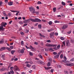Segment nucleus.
<instances>
[{"label":"nucleus","mask_w":74,"mask_h":74,"mask_svg":"<svg viewBox=\"0 0 74 74\" xmlns=\"http://www.w3.org/2000/svg\"><path fill=\"white\" fill-rule=\"evenodd\" d=\"M7 24L6 23L2 22L1 24V26H0V31L1 30H2L3 29V27H5V25H7Z\"/></svg>","instance_id":"obj_1"},{"label":"nucleus","mask_w":74,"mask_h":74,"mask_svg":"<svg viewBox=\"0 0 74 74\" xmlns=\"http://www.w3.org/2000/svg\"><path fill=\"white\" fill-rule=\"evenodd\" d=\"M30 21L33 22H41V20L37 18H35V19L31 18Z\"/></svg>","instance_id":"obj_2"},{"label":"nucleus","mask_w":74,"mask_h":74,"mask_svg":"<svg viewBox=\"0 0 74 74\" xmlns=\"http://www.w3.org/2000/svg\"><path fill=\"white\" fill-rule=\"evenodd\" d=\"M45 45L46 46V47H56L57 46V45L50 44L49 43H47L46 45Z\"/></svg>","instance_id":"obj_3"},{"label":"nucleus","mask_w":74,"mask_h":74,"mask_svg":"<svg viewBox=\"0 0 74 74\" xmlns=\"http://www.w3.org/2000/svg\"><path fill=\"white\" fill-rule=\"evenodd\" d=\"M29 9L30 11L32 12H33L34 14L35 13V10H34V8L33 7H31L29 8Z\"/></svg>","instance_id":"obj_4"},{"label":"nucleus","mask_w":74,"mask_h":74,"mask_svg":"<svg viewBox=\"0 0 74 74\" xmlns=\"http://www.w3.org/2000/svg\"><path fill=\"white\" fill-rule=\"evenodd\" d=\"M64 60H63L62 61H60V62H61V63H63V62H64V63H66V60H67V58L65 56L64 57Z\"/></svg>","instance_id":"obj_5"},{"label":"nucleus","mask_w":74,"mask_h":74,"mask_svg":"<svg viewBox=\"0 0 74 74\" xmlns=\"http://www.w3.org/2000/svg\"><path fill=\"white\" fill-rule=\"evenodd\" d=\"M54 35H55V33L54 32H51L50 34L49 37L50 38H52V36H53Z\"/></svg>","instance_id":"obj_6"},{"label":"nucleus","mask_w":74,"mask_h":74,"mask_svg":"<svg viewBox=\"0 0 74 74\" xmlns=\"http://www.w3.org/2000/svg\"><path fill=\"white\" fill-rule=\"evenodd\" d=\"M66 66H74V63H71V64H65Z\"/></svg>","instance_id":"obj_7"},{"label":"nucleus","mask_w":74,"mask_h":74,"mask_svg":"<svg viewBox=\"0 0 74 74\" xmlns=\"http://www.w3.org/2000/svg\"><path fill=\"white\" fill-rule=\"evenodd\" d=\"M66 46H69L70 45V41L69 40H67L66 42Z\"/></svg>","instance_id":"obj_8"},{"label":"nucleus","mask_w":74,"mask_h":74,"mask_svg":"<svg viewBox=\"0 0 74 74\" xmlns=\"http://www.w3.org/2000/svg\"><path fill=\"white\" fill-rule=\"evenodd\" d=\"M29 21H30V19H28L27 20H24L23 21V22L24 23H29Z\"/></svg>","instance_id":"obj_9"},{"label":"nucleus","mask_w":74,"mask_h":74,"mask_svg":"<svg viewBox=\"0 0 74 74\" xmlns=\"http://www.w3.org/2000/svg\"><path fill=\"white\" fill-rule=\"evenodd\" d=\"M14 69L15 71H18L19 70V68L17 67V66L15 65L14 66Z\"/></svg>","instance_id":"obj_10"},{"label":"nucleus","mask_w":74,"mask_h":74,"mask_svg":"<svg viewBox=\"0 0 74 74\" xmlns=\"http://www.w3.org/2000/svg\"><path fill=\"white\" fill-rule=\"evenodd\" d=\"M67 27H68V25H65L62 27V29H65L67 28Z\"/></svg>","instance_id":"obj_11"},{"label":"nucleus","mask_w":74,"mask_h":74,"mask_svg":"<svg viewBox=\"0 0 74 74\" xmlns=\"http://www.w3.org/2000/svg\"><path fill=\"white\" fill-rule=\"evenodd\" d=\"M59 55H60V54H59V53H58L57 55L55 56L54 58H55V59L58 58L59 57Z\"/></svg>","instance_id":"obj_12"},{"label":"nucleus","mask_w":74,"mask_h":74,"mask_svg":"<svg viewBox=\"0 0 74 74\" xmlns=\"http://www.w3.org/2000/svg\"><path fill=\"white\" fill-rule=\"evenodd\" d=\"M7 47H3L2 48H1L0 51H3V50H5L6 49Z\"/></svg>","instance_id":"obj_13"},{"label":"nucleus","mask_w":74,"mask_h":74,"mask_svg":"<svg viewBox=\"0 0 74 74\" xmlns=\"http://www.w3.org/2000/svg\"><path fill=\"white\" fill-rule=\"evenodd\" d=\"M48 49H49V51H52L53 52V51H54V50H53V48L52 47L48 48Z\"/></svg>","instance_id":"obj_14"},{"label":"nucleus","mask_w":74,"mask_h":74,"mask_svg":"<svg viewBox=\"0 0 74 74\" xmlns=\"http://www.w3.org/2000/svg\"><path fill=\"white\" fill-rule=\"evenodd\" d=\"M70 41L71 43L72 44H74V40L72 39L71 38L70 39Z\"/></svg>","instance_id":"obj_15"},{"label":"nucleus","mask_w":74,"mask_h":74,"mask_svg":"<svg viewBox=\"0 0 74 74\" xmlns=\"http://www.w3.org/2000/svg\"><path fill=\"white\" fill-rule=\"evenodd\" d=\"M13 4V2H10L8 3V5H12Z\"/></svg>","instance_id":"obj_16"},{"label":"nucleus","mask_w":74,"mask_h":74,"mask_svg":"<svg viewBox=\"0 0 74 74\" xmlns=\"http://www.w3.org/2000/svg\"><path fill=\"white\" fill-rule=\"evenodd\" d=\"M1 57L2 58H4L5 56V54L3 53H2L1 55Z\"/></svg>","instance_id":"obj_17"},{"label":"nucleus","mask_w":74,"mask_h":74,"mask_svg":"<svg viewBox=\"0 0 74 74\" xmlns=\"http://www.w3.org/2000/svg\"><path fill=\"white\" fill-rule=\"evenodd\" d=\"M3 15L5 16H7V15L5 14V12L4 11L3 12Z\"/></svg>","instance_id":"obj_18"},{"label":"nucleus","mask_w":74,"mask_h":74,"mask_svg":"<svg viewBox=\"0 0 74 74\" xmlns=\"http://www.w3.org/2000/svg\"><path fill=\"white\" fill-rule=\"evenodd\" d=\"M5 70V68H2L0 69L1 71H4Z\"/></svg>","instance_id":"obj_19"},{"label":"nucleus","mask_w":74,"mask_h":74,"mask_svg":"<svg viewBox=\"0 0 74 74\" xmlns=\"http://www.w3.org/2000/svg\"><path fill=\"white\" fill-rule=\"evenodd\" d=\"M40 34V36L41 37H43V38H45V36H44V35H42V34Z\"/></svg>","instance_id":"obj_20"},{"label":"nucleus","mask_w":74,"mask_h":74,"mask_svg":"<svg viewBox=\"0 0 74 74\" xmlns=\"http://www.w3.org/2000/svg\"><path fill=\"white\" fill-rule=\"evenodd\" d=\"M6 49H7V50H8V51H11V49L8 47H6Z\"/></svg>","instance_id":"obj_21"},{"label":"nucleus","mask_w":74,"mask_h":74,"mask_svg":"<svg viewBox=\"0 0 74 74\" xmlns=\"http://www.w3.org/2000/svg\"><path fill=\"white\" fill-rule=\"evenodd\" d=\"M61 3L62 5H66V3H65L63 1H62Z\"/></svg>","instance_id":"obj_22"},{"label":"nucleus","mask_w":74,"mask_h":74,"mask_svg":"<svg viewBox=\"0 0 74 74\" xmlns=\"http://www.w3.org/2000/svg\"><path fill=\"white\" fill-rule=\"evenodd\" d=\"M38 56L40 57L41 59H42L43 58L42 56L40 54L38 55Z\"/></svg>","instance_id":"obj_23"},{"label":"nucleus","mask_w":74,"mask_h":74,"mask_svg":"<svg viewBox=\"0 0 74 74\" xmlns=\"http://www.w3.org/2000/svg\"><path fill=\"white\" fill-rule=\"evenodd\" d=\"M38 27L39 29H41V25H38Z\"/></svg>","instance_id":"obj_24"},{"label":"nucleus","mask_w":74,"mask_h":74,"mask_svg":"<svg viewBox=\"0 0 74 74\" xmlns=\"http://www.w3.org/2000/svg\"><path fill=\"white\" fill-rule=\"evenodd\" d=\"M37 63H39V64H41L42 63H41V62H40V61L38 60L37 61H36Z\"/></svg>","instance_id":"obj_25"},{"label":"nucleus","mask_w":74,"mask_h":74,"mask_svg":"<svg viewBox=\"0 0 74 74\" xmlns=\"http://www.w3.org/2000/svg\"><path fill=\"white\" fill-rule=\"evenodd\" d=\"M12 63H10L8 66V68L9 69V68H10V67L12 66Z\"/></svg>","instance_id":"obj_26"},{"label":"nucleus","mask_w":74,"mask_h":74,"mask_svg":"<svg viewBox=\"0 0 74 74\" xmlns=\"http://www.w3.org/2000/svg\"><path fill=\"white\" fill-rule=\"evenodd\" d=\"M24 32H25V33H28L29 32V30H27V29H25L24 30Z\"/></svg>","instance_id":"obj_27"},{"label":"nucleus","mask_w":74,"mask_h":74,"mask_svg":"<svg viewBox=\"0 0 74 74\" xmlns=\"http://www.w3.org/2000/svg\"><path fill=\"white\" fill-rule=\"evenodd\" d=\"M50 66H51V63L49 62L47 64V66H48V67H49Z\"/></svg>","instance_id":"obj_28"},{"label":"nucleus","mask_w":74,"mask_h":74,"mask_svg":"<svg viewBox=\"0 0 74 74\" xmlns=\"http://www.w3.org/2000/svg\"><path fill=\"white\" fill-rule=\"evenodd\" d=\"M56 9L55 8H53V12H55L56 11Z\"/></svg>","instance_id":"obj_29"},{"label":"nucleus","mask_w":74,"mask_h":74,"mask_svg":"<svg viewBox=\"0 0 74 74\" xmlns=\"http://www.w3.org/2000/svg\"><path fill=\"white\" fill-rule=\"evenodd\" d=\"M38 4H42L41 3V2L40 1H38L37 2Z\"/></svg>","instance_id":"obj_30"},{"label":"nucleus","mask_w":74,"mask_h":74,"mask_svg":"<svg viewBox=\"0 0 74 74\" xmlns=\"http://www.w3.org/2000/svg\"><path fill=\"white\" fill-rule=\"evenodd\" d=\"M21 53H24V50H23V49H22L21 51Z\"/></svg>","instance_id":"obj_31"},{"label":"nucleus","mask_w":74,"mask_h":74,"mask_svg":"<svg viewBox=\"0 0 74 74\" xmlns=\"http://www.w3.org/2000/svg\"><path fill=\"white\" fill-rule=\"evenodd\" d=\"M29 55H30V56H33V53H32V52H30Z\"/></svg>","instance_id":"obj_32"},{"label":"nucleus","mask_w":74,"mask_h":74,"mask_svg":"<svg viewBox=\"0 0 74 74\" xmlns=\"http://www.w3.org/2000/svg\"><path fill=\"white\" fill-rule=\"evenodd\" d=\"M58 68H60V69H61V68H62V66H60V65H58Z\"/></svg>","instance_id":"obj_33"},{"label":"nucleus","mask_w":74,"mask_h":74,"mask_svg":"<svg viewBox=\"0 0 74 74\" xmlns=\"http://www.w3.org/2000/svg\"><path fill=\"white\" fill-rule=\"evenodd\" d=\"M26 66L27 67H30V66H31L30 65H29V64H27L26 65Z\"/></svg>","instance_id":"obj_34"},{"label":"nucleus","mask_w":74,"mask_h":74,"mask_svg":"<svg viewBox=\"0 0 74 74\" xmlns=\"http://www.w3.org/2000/svg\"><path fill=\"white\" fill-rule=\"evenodd\" d=\"M32 68L33 69H36V66L34 65H33L32 66Z\"/></svg>","instance_id":"obj_35"},{"label":"nucleus","mask_w":74,"mask_h":74,"mask_svg":"<svg viewBox=\"0 0 74 74\" xmlns=\"http://www.w3.org/2000/svg\"><path fill=\"white\" fill-rule=\"evenodd\" d=\"M60 45H58L57 46V49H59L60 48Z\"/></svg>","instance_id":"obj_36"},{"label":"nucleus","mask_w":74,"mask_h":74,"mask_svg":"<svg viewBox=\"0 0 74 74\" xmlns=\"http://www.w3.org/2000/svg\"><path fill=\"white\" fill-rule=\"evenodd\" d=\"M49 25H52V21H49Z\"/></svg>","instance_id":"obj_37"},{"label":"nucleus","mask_w":74,"mask_h":74,"mask_svg":"<svg viewBox=\"0 0 74 74\" xmlns=\"http://www.w3.org/2000/svg\"><path fill=\"white\" fill-rule=\"evenodd\" d=\"M38 42H35L34 43V44H35V45H38Z\"/></svg>","instance_id":"obj_38"},{"label":"nucleus","mask_w":74,"mask_h":74,"mask_svg":"<svg viewBox=\"0 0 74 74\" xmlns=\"http://www.w3.org/2000/svg\"><path fill=\"white\" fill-rule=\"evenodd\" d=\"M60 39L61 40H64V38L63 37H61Z\"/></svg>","instance_id":"obj_39"},{"label":"nucleus","mask_w":74,"mask_h":74,"mask_svg":"<svg viewBox=\"0 0 74 74\" xmlns=\"http://www.w3.org/2000/svg\"><path fill=\"white\" fill-rule=\"evenodd\" d=\"M21 44L22 45H23V41H22L21 42Z\"/></svg>","instance_id":"obj_40"},{"label":"nucleus","mask_w":74,"mask_h":74,"mask_svg":"<svg viewBox=\"0 0 74 74\" xmlns=\"http://www.w3.org/2000/svg\"><path fill=\"white\" fill-rule=\"evenodd\" d=\"M55 23H59V21L56 20L54 21Z\"/></svg>","instance_id":"obj_41"},{"label":"nucleus","mask_w":74,"mask_h":74,"mask_svg":"<svg viewBox=\"0 0 74 74\" xmlns=\"http://www.w3.org/2000/svg\"><path fill=\"white\" fill-rule=\"evenodd\" d=\"M64 73L65 74H69V72L67 71H65Z\"/></svg>","instance_id":"obj_42"},{"label":"nucleus","mask_w":74,"mask_h":74,"mask_svg":"<svg viewBox=\"0 0 74 74\" xmlns=\"http://www.w3.org/2000/svg\"><path fill=\"white\" fill-rule=\"evenodd\" d=\"M15 52V51H11V53L12 54H14V53Z\"/></svg>","instance_id":"obj_43"},{"label":"nucleus","mask_w":74,"mask_h":74,"mask_svg":"<svg viewBox=\"0 0 74 74\" xmlns=\"http://www.w3.org/2000/svg\"><path fill=\"white\" fill-rule=\"evenodd\" d=\"M44 49L45 50V51H49V49H48H48Z\"/></svg>","instance_id":"obj_44"},{"label":"nucleus","mask_w":74,"mask_h":74,"mask_svg":"<svg viewBox=\"0 0 74 74\" xmlns=\"http://www.w3.org/2000/svg\"><path fill=\"white\" fill-rule=\"evenodd\" d=\"M30 49H34L33 47L31 45L30 46Z\"/></svg>","instance_id":"obj_45"},{"label":"nucleus","mask_w":74,"mask_h":74,"mask_svg":"<svg viewBox=\"0 0 74 74\" xmlns=\"http://www.w3.org/2000/svg\"><path fill=\"white\" fill-rule=\"evenodd\" d=\"M63 44L64 45V46H65V42L64 41L62 42Z\"/></svg>","instance_id":"obj_46"},{"label":"nucleus","mask_w":74,"mask_h":74,"mask_svg":"<svg viewBox=\"0 0 74 74\" xmlns=\"http://www.w3.org/2000/svg\"><path fill=\"white\" fill-rule=\"evenodd\" d=\"M11 11L12 12H18V11H12V10H11Z\"/></svg>","instance_id":"obj_47"},{"label":"nucleus","mask_w":74,"mask_h":74,"mask_svg":"<svg viewBox=\"0 0 74 74\" xmlns=\"http://www.w3.org/2000/svg\"><path fill=\"white\" fill-rule=\"evenodd\" d=\"M2 4H3V2H2V1H1L0 2V6H1Z\"/></svg>","instance_id":"obj_48"},{"label":"nucleus","mask_w":74,"mask_h":74,"mask_svg":"<svg viewBox=\"0 0 74 74\" xmlns=\"http://www.w3.org/2000/svg\"><path fill=\"white\" fill-rule=\"evenodd\" d=\"M20 34H21L22 35H24V33L23 32H20Z\"/></svg>","instance_id":"obj_49"},{"label":"nucleus","mask_w":74,"mask_h":74,"mask_svg":"<svg viewBox=\"0 0 74 74\" xmlns=\"http://www.w3.org/2000/svg\"><path fill=\"white\" fill-rule=\"evenodd\" d=\"M71 31H70L69 32H68L67 33L68 34H70V33H71Z\"/></svg>","instance_id":"obj_50"},{"label":"nucleus","mask_w":74,"mask_h":74,"mask_svg":"<svg viewBox=\"0 0 74 74\" xmlns=\"http://www.w3.org/2000/svg\"><path fill=\"white\" fill-rule=\"evenodd\" d=\"M3 40H1L0 41V44H3Z\"/></svg>","instance_id":"obj_51"},{"label":"nucleus","mask_w":74,"mask_h":74,"mask_svg":"<svg viewBox=\"0 0 74 74\" xmlns=\"http://www.w3.org/2000/svg\"><path fill=\"white\" fill-rule=\"evenodd\" d=\"M10 47L11 49H13V48H14V47H13V46H10Z\"/></svg>","instance_id":"obj_52"},{"label":"nucleus","mask_w":74,"mask_h":74,"mask_svg":"<svg viewBox=\"0 0 74 74\" xmlns=\"http://www.w3.org/2000/svg\"><path fill=\"white\" fill-rule=\"evenodd\" d=\"M70 60L72 62H74V58H72V59H71Z\"/></svg>","instance_id":"obj_53"},{"label":"nucleus","mask_w":74,"mask_h":74,"mask_svg":"<svg viewBox=\"0 0 74 74\" xmlns=\"http://www.w3.org/2000/svg\"><path fill=\"white\" fill-rule=\"evenodd\" d=\"M60 57L61 59H62V58H63V55L61 54L60 55Z\"/></svg>","instance_id":"obj_54"},{"label":"nucleus","mask_w":74,"mask_h":74,"mask_svg":"<svg viewBox=\"0 0 74 74\" xmlns=\"http://www.w3.org/2000/svg\"><path fill=\"white\" fill-rule=\"evenodd\" d=\"M41 45H42V46L44 45V42H41Z\"/></svg>","instance_id":"obj_55"},{"label":"nucleus","mask_w":74,"mask_h":74,"mask_svg":"<svg viewBox=\"0 0 74 74\" xmlns=\"http://www.w3.org/2000/svg\"><path fill=\"white\" fill-rule=\"evenodd\" d=\"M13 68H14V67L12 66L10 67V70H12V69H13Z\"/></svg>","instance_id":"obj_56"},{"label":"nucleus","mask_w":74,"mask_h":74,"mask_svg":"<svg viewBox=\"0 0 74 74\" xmlns=\"http://www.w3.org/2000/svg\"><path fill=\"white\" fill-rule=\"evenodd\" d=\"M53 54H54V55H56V54H57V53L56 52H53Z\"/></svg>","instance_id":"obj_57"},{"label":"nucleus","mask_w":74,"mask_h":74,"mask_svg":"<svg viewBox=\"0 0 74 74\" xmlns=\"http://www.w3.org/2000/svg\"><path fill=\"white\" fill-rule=\"evenodd\" d=\"M47 42H51V40H47Z\"/></svg>","instance_id":"obj_58"},{"label":"nucleus","mask_w":74,"mask_h":74,"mask_svg":"<svg viewBox=\"0 0 74 74\" xmlns=\"http://www.w3.org/2000/svg\"><path fill=\"white\" fill-rule=\"evenodd\" d=\"M51 73H53V69H51L50 71Z\"/></svg>","instance_id":"obj_59"},{"label":"nucleus","mask_w":74,"mask_h":74,"mask_svg":"<svg viewBox=\"0 0 74 74\" xmlns=\"http://www.w3.org/2000/svg\"><path fill=\"white\" fill-rule=\"evenodd\" d=\"M53 49H54L55 50H57L58 49H57V48H56V47H55V48H53Z\"/></svg>","instance_id":"obj_60"},{"label":"nucleus","mask_w":74,"mask_h":74,"mask_svg":"<svg viewBox=\"0 0 74 74\" xmlns=\"http://www.w3.org/2000/svg\"><path fill=\"white\" fill-rule=\"evenodd\" d=\"M10 73H11V74H14V71H10Z\"/></svg>","instance_id":"obj_61"},{"label":"nucleus","mask_w":74,"mask_h":74,"mask_svg":"<svg viewBox=\"0 0 74 74\" xmlns=\"http://www.w3.org/2000/svg\"><path fill=\"white\" fill-rule=\"evenodd\" d=\"M32 71H33L32 70H31L30 71H29V73H32Z\"/></svg>","instance_id":"obj_62"},{"label":"nucleus","mask_w":74,"mask_h":74,"mask_svg":"<svg viewBox=\"0 0 74 74\" xmlns=\"http://www.w3.org/2000/svg\"><path fill=\"white\" fill-rule=\"evenodd\" d=\"M19 23L20 24H22L23 23V22L22 21H20L19 22Z\"/></svg>","instance_id":"obj_63"},{"label":"nucleus","mask_w":74,"mask_h":74,"mask_svg":"<svg viewBox=\"0 0 74 74\" xmlns=\"http://www.w3.org/2000/svg\"><path fill=\"white\" fill-rule=\"evenodd\" d=\"M55 36H58V33H55Z\"/></svg>","instance_id":"obj_64"}]
</instances>
